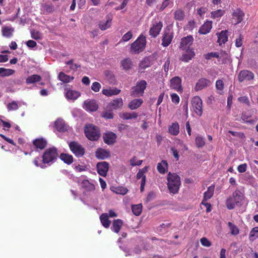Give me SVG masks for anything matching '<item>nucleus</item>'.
I'll use <instances>...</instances> for the list:
<instances>
[{"mask_svg": "<svg viewBox=\"0 0 258 258\" xmlns=\"http://www.w3.org/2000/svg\"><path fill=\"white\" fill-rule=\"evenodd\" d=\"M60 159L67 164H71L73 162V157L72 155L66 153H61Z\"/></svg>", "mask_w": 258, "mask_h": 258, "instance_id": "obj_38", "label": "nucleus"}, {"mask_svg": "<svg viewBox=\"0 0 258 258\" xmlns=\"http://www.w3.org/2000/svg\"><path fill=\"white\" fill-rule=\"evenodd\" d=\"M195 55V54L194 51L191 50L188 51V50L186 51L185 53L182 55L180 59L182 61L188 62L189 60L191 59V58L194 57Z\"/></svg>", "mask_w": 258, "mask_h": 258, "instance_id": "obj_29", "label": "nucleus"}, {"mask_svg": "<svg viewBox=\"0 0 258 258\" xmlns=\"http://www.w3.org/2000/svg\"><path fill=\"white\" fill-rule=\"evenodd\" d=\"M81 186L86 191H92L95 189V185L90 183L88 180H84L81 183Z\"/></svg>", "mask_w": 258, "mask_h": 258, "instance_id": "obj_27", "label": "nucleus"}, {"mask_svg": "<svg viewBox=\"0 0 258 258\" xmlns=\"http://www.w3.org/2000/svg\"><path fill=\"white\" fill-rule=\"evenodd\" d=\"M243 199V195L240 190L234 191L232 194V196L229 198L226 201V204L227 209L231 210L234 209L236 206H241Z\"/></svg>", "mask_w": 258, "mask_h": 258, "instance_id": "obj_2", "label": "nucleus"}, {"mask_svg": "<svg viewBox=\"0 0 258 258\" xmlns=\"http://www.w3.org/2000/svg\"><path fill=\"white\" fill-rule=\"evenodd\" d=\"M169 133L174 136H176L178 134L179 132V124L177 122H174L169 127Z\"/></svg>", "mask_w": 258, "mask_h": 258, "instance_id": "obj_35", "label": "nucleus"}, {"mask_svg": "<svg viewBox=\"0 0 258 258\" xmlns=\"http://www.w3.org/2000/svg\"><path fill=\"white\" fill-rule=\"evenodd\" d=\"M247 165L246 164H242L239 165L237 167V170L239 172L243 173L246 170Z\"/></svg>", "mask_w": 258, "mask_h": 258, "instance_id": "obj_62", "label": "nucleus"}, {"mask_svg": "<svg viewBox=\"0 0 258 258\" xmlns=\"http://www.w3.org/2000/svg\"><path fill=\"white\" fill-rule=\"evenodd\" d=\"M98 174L102 176H106L109 169V164L107 162L103 161L97 163L96 165Z\"/></svg>", "mask_w": 258, "mask_h": 258, "instance_id": "obj_14", "label": "nucleus"}, {"mask_svg": "<svg viewBox=\"0 0 258 258\" xmlns=\"http://www.w3.org/2000/svg\"><path fill=\"white\" fill-rule=\"evenodd\" d=\"M202 245L205 247H210L211 242L206 237H202L200 240Z\"/></svg>", "mask_w": 258, "mask_h": 258, "instance_id": "obj_58", "label": "nucleus"}, {"mask_svg": "<svg viewBox=\"0 0 258 258\" xmlns=\"http://www.w3.org/2000/svg\"><path fill=\"white\" fill-rule=\"evenodd\" d=\"M173 38V34L169 29L164 30L162 36L161 45L164 47L168 46L171 43Z\"/></svg>", "mask_w": 258, "mask_h": 258, "instance_id": "obj_11", "label": "nucleus"}, {"mask_svg": "<svg viewBox=\"0 0 258 258\" xmlns=\"http://www.w3.org/2000/svg\"><path fill=\"white\" fill-rule=\"evenodd\" d=\"M128 190L126 188L120 187L116 189L115 191L118 194L125 195L127 193Z\"/></svg>", "mask_w": 258, "mask_h": 258, "instance_id": "obj_63", "label": "nucleus"}, {"mask_svg": "<svg viewBox=\"0 0 258 258\" xmlns=\"http://www.w3.org/2000/svg\"><path fill=\"white\" fill-rule=\"evenodd\" d=\"M192 108L196 114L199 116L203 114V101L199 96H195L191 101Z\"/></svg>", "mask_w": 258, "mask_h": 258, "instance_id": "obj_7", "label": "nucleus"}, {"mask_svg": "<svg viewBox=\"0 0 258 258\" xmlns=\"http://www.w3.org/2000/svg\"><path fill=\"white\" fill-rule=\"evenodd\" d=\"M228 225L230 229V232H231V234L234 235H236L239 233V229L236 225L232 224L230 222H229L228 223Z\"/></svg>", "mask_w": 258, "mask_h": 258, "instance_id": "obj_47", "label": "nucleus"}, {"mask_svg": "<svg viewBox=\"0 0 258 258\" xmlns=\"http://www.w3.org/2000/svg\"><path fill=\"white\" fill-rule=\"evenodd\" d=\"M132 210L135 215H140L142 211V205L140 204L132 206Z\"/></svg>", "mask_w": 258, "mask_h": 258, "instance_id": "obj_44", "label": "nucleus"}, {"mask_svg": "<svg viewBox=\"0 0 258 258\" xmlns=\"http://www.w3.org/2000/svg\"><path fill=\"white\" fill-rule=\"evenodd\" d=\"M111 21L112 18L109 16H107L106 18V20H103L99 23V28L102 30H105L108 29L111 26Z\"/></svg>", "mask_w": 258, "mask_h": 258, "instance_id": "obj_24", "label": "nucleus"}, {"mask_svg": "<svg viewBox=\"0 0 258 258\" xmlns=\"http://www.w3.org/2000/svg\"><path fill=\"white\" fill-rule=\"evenodd\" d=\"M101 222L102 225L106 228H108L111 223V221L109 220L108 215L107 213L102 214L100 217Z\"/></svg>", "mask_w": 258, "mask_h": 258, "instance_id": "obj_31", "label": "nucleus"}, {"mask_svg": "<svg viewBox=\"0 0 258 258\" xmlns=\"http://www.w3.org/2000/svg\"><path fill=\"white\" fill-rule=\"evenodd\" d=\"M232 16L234 18L237 19V24L240 23L243 20L244 16V13L239 8L234 10L232 13Z\"/></svg>", "mask_w": 258, "mask_h": 258, "instance_id": "obj_23", "label": "nucleus"}, {"mask_svg": "<svg viewBox=\"0 0 258 258\" xmlns=\"http://www.w3.org/2000/svg\"><path fill=\"white\" fill-rule=\"evenodd\" d=\"M214 185H211L208 187V190L204 193V201H207L212 197L214 194Z\"/></svg>", "mask_w": 258, "mask_h": 258, "instance_id": "obj_39", "label": "nucleus"}, {"mask_svg": "<svg viewBox=\"0 0 258 258\" xmlns=\"http://www.w3.org/2000/svg\"><path fill=\"white\" fill-rule=\"evenodd\" d=\"M112 110L109 109L108 111H106L103 113L102 117L106 119H112L113 118V114L111 111Z\"/></svg>", "mask_w": 258, "mask_h": 258, "instance_id": "obj_56", "label": "nucleus"}, {"mask_svg": "<svg viewBox=\"0 0 258 258\" xmlns=\"http://www.w3.org/2000/svg\"><path fill=\"white\" fill-rule=\"evenodd\" d=\"M194 38L192 36L189 35L181 39L180 48L183 50L187 51L189 50V46L192 44Z\"/></svg>", "mask_w": 258, "mask_h": 258, "instance_id": "obj_13", "label": "nucleus"}, {"mask_svg": "<svg viewBox=\"0 0 258 258\" xmlns=\"http://www.w3.org/2000/svg\"><path fill=\"white\" fill-rule=\"evenodd\" d=\"M41 77L38 75H33L28 77L26 80V83L27 84H33L36 82L40 81Z\"/></svg>", "mask_w": 258, "mask_h": 258, "instance_id": "obj_34", "label": "nucleus"}, {"mask_svg": "<svg viewBox=\"0 0 258 258\" xmlns=\"http://www.w3.org/2000/svg\"><path fill=\"white\" fill-rule=\"evenodd\" d=\"M211 84L210 80L206 78H201L199 79L196 84L195 90L196 91L201 90L204 88L209 86Z\"/></svg>", "mask_w": 258, "mask_h": 258, "instance_id": "obj_17", "label": "nucleus"}, {"mask_svg": "<svg viewBox=\"0 0 258 258\" xmlns=\"http://www.w3.org/2000/svg\"><path fill=\"white\" fill-rule=\"evenodd\" d=\"M146 45V37L140 35L137 40L131 44L130 51L132 54H139L144 50Z\"/></svg>", "mask_w": 258, "mask_h": 258, "instance_id": "obj_4", "label": "nucleus"}, {"mask_svg": "<svg viewBox=\"0 0 258 258\" xmlns=\"http://www.w3.org/2000/svg\"><path fill=\"white\" fill-rule=\"evenodd\" d=\"M121 64L123 70L128 71L132 68L133 62L130 58H126L121 61Z\"/></svg>", "mask_w": 258, "mask_h": 258, "instance_id": "obj_33", "label": "nucleus"}, {"mask_svg": "<svg viewBox=\"0 0 258 258\" xmlns=\"http://www.w3.org/2000/svg\"><path fill=\"white\" fill-rule=\"evenodd\" d=\"M174 15V19L178 21H182L184 18V12L181 9L176 10Z\"/></svg>", "mask_w": 258, "mask_h": 258, "instance_id": "obj_43", "label": "nucleus"}, {"mask_svg": "<svg viewBox=\"0 0 258 258\" xmlns=\"http://www.w3.org/2000/svg\"><path fill=\"white\" fill-rule=\"evenodd\" d=\"M167 186L169 190L173 194L178 192L181 185L180 177L175 173L169 172L167 176Z\"/></svg>", "mask_w": 258, "mask_h": 258, "instance_id": "obj_1", "label": "nucleus"}, {"mask_svg": "<svg viewBox=\"0 0 258 258\" xmlns=\"http://www.w3.org/2000/svg\"><path fill=\"white\" fill-rule=\"evenodd\" d=\"M196 143L197 146L199 148L203 147L205 144L204 138L201 136H198L196 137Z\"/></svg>", "mask_w": 258, "mask_h": 258, "instance_id": "obj_51", "label": "nucleus"}, {"mask_svg": "<svg viewBox=\"0 0 258 258\" xmlns=\"http://www.w3.org/2000/svg\"><path fill=\"white\" fill-rule=\"evenodd\" d=\"M58 78L60 81L66 83L71 82L74 79V77H71L70 76L67 75L63 72L59 73Z\"/></svg>", "mask_w": 258, "mask_h": 258, "instance_id": "obj_37", "label": "nucleus"}, {"mask_svg": "<svg viewBox=\"0 0 258 258\" xmlns=\"http://www.w3.org/2000/svg\"><path fill=\"white\" fill-rule=\"evenodd\" d=\"M147 85V82L145 80L138 81L136 84V86L132 87L131 95L135 97L143 96L144 90L146 88Z\"/></svg>", "mask_w": 258, "mask_h": 258, "instance_id": "obj_6", "label": "nucleus"}, {"mask_svg": "<svg viewBox=\"0 0 258 258\" xmlns=\"http://www.w3.org/2000/svg\"><path fill=\"white\" fill-rule=\"evenodd\" d=\"M100 88V84L97 82H94L91 86V89L95 92H99Z\"/></svg>", "mask_w": 258, "mask_h": 258, "instance_id": "obj_59", "label": "nucleus"}, {"mask_svg": "<svg viewBox=\"0 0 258 258\" xmlns=\"http://www.w3.org/2000/svg\"><path fill=\"white\" fill-rule=\"evenodd\" d=\"M19 108L17 103L13 101L7 105V108L9 111L16 110Z\"/></svg>", "mask_w": 258, "mask_h": 258, "instance_id": "obj_52", "label": "nucleus"}, {"mask_svg": "<svg viewBox=\"0 0 258 258\" xmlns=\"http://www.w3.org/2000/svg\"><path fill=\"white\" fill-rule=\"evenodd\" d=\"M138 114L136 112L128 113L124 112L120 115V117L123 119H131L136 118L138 117Z\"/></svg>", "mask_w": 258, "mask_h": 258, "instance_id": "obj_40", "label": "nucleus"}, {"mask_svg": "<svg viewBox=\"0 0 258 258\" xmlns=\"http://www.w3.org/2000/svg\"><path fill=\"white\" fill-rule=\"evenodd\" d=\"M30 33L31 37L35 40H40L42 38V34L38 31L32 30Z\"/></svg>", "mask_w": 258, "mask_h": 258, "instance_id": "obj_49", "label": "nucleus"}, {"mask_svg": "<svg viewBox=\"0 0 258 258\" xmlns=\"http://www.w3.org/2000/svg\"><path fill=\"white\" fill-rule=\"evenodd\" d=\"M162 27L163 24L161 21L154 22L149 30L150 35L153 38L156 37L159 35Z\"/></svg>", "mask_w": 258, "mask_h": 258, "instance_id": "obj_10", "label": "nucleus"}, {"mask_svg": "<svg viewBox=\"0 0 258 258\" xmlns=\"http://www.w3.org/2000/svg\"><path fill=\"white\" fill-rule=\"evenodd\" d=\"M14 29L11 27H4L2 29L3 35L7 37H10L12 35Z\"/></svg>", "mask_w": 258, "mask_h": 258, "instance_id": "obj_41", "label": "nucleus"}, {"mask_svg": "<svg viewBox=\"0 0 258 258\" xmlns=\"http://www.w3.org/2000/svg\"><path fill=\"white\" fill-rule=\"evenodd\" d=\"M251 116V115L249 113L245 112L242 113L241 118L244 122L252 124L255 122V121L252 119H249Z\"/></svg>", "mask_w": 258, "mask_h": 258, "instance_id": "obj_42", "label": "nucleus"}, {"mask_svg": "<svg viewBox=\"0 0 258 258\" xmlns=\"http://www.w3.org/2000/svg\"><path fill=\"white\" fill-rule=\"evenodd\" d=\"M123 105L121 98H116L109 103L107 106L108 109L117 110L122 108Z\"/></svg>", "mask_w": 258, "mask_h": 258, "instance_id": "obj_15", "label": "nucleus"}, {"mask_svg": "<svg viewBox=\"0 0 258 258\" xmlns=\"http://www.w3.org/2000/svg\"><path fill=\"white\" fill-rule=\"evenodd\" d=\"M117 136L112 132H108L103 134V138L104 142L107 145L113 144L116 139Z\"/></svg>", "mask_w": 258, "mask_h": 258, "instance_id": "obj_18", "label": "nucleus"}, {"mask_svg": "<svg viewBox=\"0 0 258 258\" xmlns=\"http://www.w3.org/2000/svg\"><path fill=\"white\" fill-rule=\"evenodd\" d=\"M147 170V167H145L142 169L139 170V172L137 174V178L139 179L143 178V177H145L146 175H145V173L146 172Z\"/></svg>", "mask_w": 258, "mask_h": 258, "instance_id": "obj_54", "label": "nucleus"}, {"mask_svg": "<svg viewBox=\"0 0 258 258\" xmlns=\"http://www.w3.org/2000/svg\"><path fill=\"white\" fill-rule=\"evenodd\" d=\"M225 13L224 10H218L211 13V16L213 18H219L222 17Z\"/></svg>", "mask_w": 258, "mask_h": 258, "instance_id": "obj_50", "label": "nucleus"}, {"mask_svg": "<svg viewBox=\"0 0 258 258\" xmlns=\"http://www.w3.org/2000/svg\"><path fill=\"white\" fill-rule=\"evenodd\" d=\"M123 224V222L121 219H117L114 220L111 227L112 231L115 233H118Z\"/></svg>", "mask_w": 258, "mask_h": 258, "instance_id": "obj_25", "label": "nucleus"}, {"mask_svg": "<svg viewBox=\"0 0 258 258\" xmlns=\"http://www.w3.org/2000/svg\"><path fill=\"white\" fill-rule=\"evenodd\" d=\"M216 87L217 90L222 91L224 88L223 82L222 80H217L216 82Z\"/></svg>", "mask_w": 258, "mask_h": 258, "instance_id": "obj_61", "label": "nucleus"}, {"mask_svg": "<svg viewBox=\"0 0 258 258\" xmlns=\"http://www.w3.org/2000/svg\"><path fill=\"white\" fill-rule=\"evenodd\" d=\"M170 3V0H165L163 2L161 6H157V9H159L160 11H163L165 8H166L169 5Z\"/></svg>", "mask_w": 258, "mask_h": 258, "instance_id": "obj_57", "label": "nucleus"}, {"mask_svg": "<svg viewBox=\"0 0 258 258\" xmlns=\"http://www.w3.org/2000/svg\"><path fill=\"white\" fill-rule=\"evenodd\" d=\"M254 74L248 70H242L238 74L237 79L240 83L244 81H249L254 79Z\"/></svg>", "mask_w": 258, "mask_h": 258, "instance_id": "obj_9", "label": "nucleus"}, {"mask_svg": "<svg viewBox=\"0 0 258 258\" xmlns=\"http://www.w3.org/2000/svg\"><path fill=\"white\" fill-rule=\"evenodd\" d=\"M172 101L176 104H177L179 102V96L175 93H173L171 95Z\"/></svg>", "mask_w": 258, "mask_h": 258, "instance_id": "obj_64", "label": "nucleus"}, {"mask_svg": "<svg viewBox=\"0 0 258 258\" xmlns=\"http://www.w3.org/2000/svg\"><path fill=\"white\" fill-rule=\"evenodd\" d=\"M121 90L117 89L116 88H109L103 89L102 91V94L107 96H111L113 95H116L120 93Z\"/></svg>", "mask_w": 258, "mask_h": 258, "instance_id": "obj_26", "label": "nucleus"}, {"mask_svg": "<svg viewBox=\"0 0 258 258\" xmlns=\"http://www.w3.org/2000/svg\"><path fill=\"white\" fill-rule=\"evenodd\" d=\"M258 237V227L253 228L249 233V238L250 240L253 241Z\"/></svg>", "mask_w": 258, "mask_h": 258, "instance_id": "obj_45", "label": "nucleus"}, {"mask_svg": "<svg viewBox=\"0 0 258 258\" xmlns=\"http://www.w3.org/2000/svg\"><path fill=\"white\" fill-rule=\"evenodd\" d=\"M150 66V62L148 59H144L140 63V67L142 69H145Z\"/></svg>", "mask_w": 258, "mask_h": 258, "instance_id": "obj_55", "label": "nucleus"}, {"mask_svg": "<svg viewBox=\"0 0 258 258\" xmlns=\"http://www.w3.org/2000/svg\"><path fill=\"white\" fill-rule=\"evenodd\" d=\"M212 29V22L207 21L205 23L199 30V33L202 34H206L210 32Z\"/></svg>", "mask_w": 258, "mask_h": 258, "instance_id": "obj_22", "label": "nucleus"}, {"mask_svg": "<svg viewBox=\"0 0 258 258\" xmlns=\"http://www.w3.org/2000/svg\"><path fill=\"white\" fill-rule=\"evenodd\" d=\"M69 147L72 152L77 157H82L84 155L85 149L82 145L77 142H71L69 144Z\"/></svg>", "mask_w": 258, "mask_h": 258, "instance_id": "obj_8", "label": "nucleus"}, {"mask_svg": "<svg viewBox=\"0 0 258 258\" xmlns=\"http://www.w3.org/2000/svg\"><path fill=\"white\" fill-rule=\"evenodd\" d=\"M157 170L161 174H164L168 168V164L166 161L162 160L161 163L157 164Z\"/></svg>", "mask_w": 258, "mask_h": 258, "instance_id": "obj_32", "label": "nucleus"}, {"mask_svg": "<svg viewBox=\"0 0 258 258\" xmlns=\"http://www.w3.org/2000/svg\"><path fill=\"white\" fill-rule=\"evenodd\" d=\"M80 96V93L76 91L68 90L66 94V96L69 99L75 100Z\"/></svg>", "mask_w": 258, "mask_h": 258, "instance_id": "obj_36", "label": "nucleus"}, {"mask_svg": "<svg viewBox=\"0 0 258 258\" xmlns=\"http://www.w3.org/2000/svg\"><path fill=\"white\" fill-rule=\"evenodd\" d=\"M84 132L86 137L91 141H97L100 137L99 128L92 124L85 125Z\"/></svg>", "mask_w": 258, "mask_h": 258, "instance_id": "obj_5", "label": "nucleus"}, {"mask_svg": "<svg viewBox=\"0 0 258 258\" xmlns=\"http://www.w3.org/2000/svg\"><path fill=\"white\" fill-rule=\"evenodd\" d=\"M143 102L142 99H135L128 103V106L131 110H134L139 108Z\"/></svg>", "mask_w": 258, "mask_h": 258, "instance_id": "obj_28", "label": "nucleus"}, {"mask_svg": "<svg viewBox=\"0 0 258 258\" xmlns=\"http://www.w3.org/2000/svg\"><path fill=\"white\" fill-rule=\"evenodd\" d=\"M133 37V34L131 31H128L123 35L122 40L123 41H127Z\"/></svg>", "mask_w": 258, "mask_h": 258, "instance_id": "obj_60", "label": "nucleus"}, {"mask_svg": "<svg viewBox=\"0 0 258 258\" xmlns=\"http://www.w3.org/2000/svg\"><path fill=\"white\" fill-rule=\"evenodd\" d=\"M227 31H222L218 36L217 42L220 45L224 44L228 40V36L227 35Z\"/></svg>", "mask_w": 258, "mask_h": 258, "instance_id": "obj_30", "label": "nucleus"}, {"mask_svg": "<svg viewBox=\"0 0 258 258\" xmlns=\"http://www.w3.org/2000/svg\"><path fill=\"white\" fill-rule=\"evenodd\" d=\"M83 108L88 111H95L98 109V106L96 101L94 100H86L84 102Z\"/></svg>", "mask_w": 258, "mask_h": 258, "instance_id": "obj_16", "label": "nucleus"}, {"mask_svg": "<svg viewBox=\"0 0 258 258\" xmlns=\"http://www.w3.org/2000/svg\"><path fill=\"white\" fill-rule=\"evenodd\" d=\"M181 80L178 77H175L170 80V86L172 89L179 91L181 89Z\"/></svg>", "mask_w": 258, "mask_h": 258, "instance_id": "obj_20", "label": "nucleus"}, {"mask_svg": "<svg viewBox=\"0 0 258 258\" xmlns=\"http://www.w3.org/2000/svg\"><path fill=\"white\" fill-rule=\"evenodd\" d=\"M14 71L11 69H7L3 68H0V76L2 77L9 76L14 73Z\"/></svg>", "mask_w": 258, "mask_h": 258, "instance_id": "obj_46", "label": "nucleus"}, {"mask_svg": "<svg viewBox=\"0 0 258 258\" xmlns=\"http://www.w3.org/2000/svg\"><path fill=\"white\" fill-rule=\"evenodd\" d=\"M205 57L206 59L209 60L212 57H219V53L218 52H210L205 55Z\"/></svg>", "mask_w": 258, "mask_h": 258, "instance_id": "obj_53", "label": "nucleus"}, {"mask_svg": "<svg viewBox=\"0 0 258 258\" xmlns=\"http://www.w3.org/2000/svg\"><path fill=\"white\" fill-rule=\"evenodd\" d=\"M58 156L57 150L55 147H51L46 149L42 155V162L50 166L57 159Z\"/></svg>", "mask_w": 258, "mask_h": 258, "instance_id": "obj_3", "label": "nucleus"}, {"mask_svg": "<svg viewBox=\"0 0 258 258\" xmlns=\"http://www.w3.org/2000/svg\"><path fill=\"white\" fill-rule=\"evenodd\" d=\"M110 156L109 151L103 149H99L96 151V157L99 159H105Z\"/></svg>", "mask_w": 258, "mask_h": 258, "instance_id": "obj_21", "label": "nucleus"}, {"mask_svg": "<svg viewBox=\"0 0 258 258\" xmlns=\"http://www.w3.org/2000/svg\"><path fill=\"white\" fill-rule=\"evenodd\" d=\"M54 127L59 132L64 133L70 130V126L67 125L65 121L61 118L57 119L54 123Z\"/></svg>", "mask_w": 258, "mask_h": 258, "instance_id": "obj_12", "label": "nucleus"}, {"mask_svg": "<svg viewBox=\"0 0 258 258\" xmlns=\"http://www.w3.org/2000/svg\"><path fill=\"white\" fill-rule=\"evenodd\" d=\"M43 10L46 14L52 13L54 11V6L51 4H45L43 6Z\"/></svg>", "mask_w": 258, "mask_h": 258, "instance_id": "obj_48", "label": "nucleus"}, {"mask_svg": "<svg viewBox=\"0 0 258 258\" xmlns=\"http://www.w3.org/2000/svg\"><path fill=\"white\" fill-rule=\"evenodd\" d=\"M33 145L37 149H43L47 145L46 140L42 138L34 140L33 142Z\"/></svg>", "mask_w": 258, "mask_h": 258, "instance_id": "obj_19", "label": "nucleus"}]
</instances>
